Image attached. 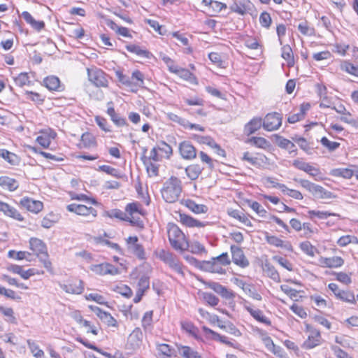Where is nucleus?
Wrapping results in <instances>:
<instances>
[{
  "instance_id": "1",
  "label": "nucleus",
  "mask_w": 358,
  "mask_h": 358,
  "mask_svg": "<svg viewBox=\"0 0 358 358\" xmlns=\"http://www.w3.org/2000/svg\"><path fill=\"white\" fill-rule=\"evenodd\" d=\"M29 249L31 254L38 258L46 270L52 273L53 267L49 258L48 248L46 244L40 238L36 237L30 238L29 241Z\"/></svg>"
},
{
  "instance_id": "2",
  "label": "nucleus",
  "mask_w": 358,
  "mask_h": 358,
  "mask_svg": "<svg viewBox=\"0 0 358 358\" xmlns=\"http://www.w3.org/2000/svg\"><path fill=\"white\" fill-rule=\"evenodd\" d=\"M168 238L171 245L176 250L183 252L187 250L189 245L187 239L180 229L173 223L168 224Z\"/></svg>"
},
{
  "instance_id": "3",
  "label": "nucleus",
  "mask_w": 358,
  "mask_h": 358,
  "mask_svg": "<svg viewBox=\"0 0 358 358\" xmlns=\"http://www.w3.org/2000/svg\"><path fill=\"white\" fill-rule=\"evenodd\" d=\"M182 192L181 181L171 176L163 185L161 190L162 198L167 203H174L179 199Z\"/></svg>"
},
{
  "instance_id": "4",
  "label": "nucleus",
  "mask_w": 358,
  "mask_h": 358,
  "mask_svg": "<svg viewBox=\"0 0 358 358\" xmlns=\"http://www.w3.org/2000/svg\"><path fill=\"white\" fill-rule=\"evenodd\" d=\"M57 138V131L50 127H45L36 133L35 143L42 149H49L52 142Z\"/></svg>"
},
{
  "instance_id": "5",
  "label": "nucleus",
  "mask_w": 358,
  "mask_h": 358,
  "mask_svg": "<svg viewBox=\"0 0 358 358\" xmlns=\"http://www.w3.org/2000/svg\"><path fill=\"white\" fill-rule=\"evenodd\" d=\"M127 249L129 252L139 259H145V252L143 246L138 242L137 236H129L126 239Z\"/></svg>"
},
{
  "instance_id": "6",
  "label": "nucleus",
  "mask_w": 358,
  "mask_h": 358,
  "mask_svg": "<svg viewBox=\"0 0 358 358\" xmlns=\"http://www.w3.org/2000/svg\"><path fill=\"white\" fill-rule=\"evenodd\" d=\"M61 287L67 293L79 294L83 290V282L75 277H70L60 284Z\"/></svg>"
},
{
  "instance_id": "7",
  "label": "nucleus",
  "mask_w": 358,
  "mask_h": 358,
  "mask_svg": "<svg viewBox=\"0 0 358 358\" xmlns=\"http://www.w3.org/2000/svg\"><path fill=\"white\" fill-rule=\"evenodd\" d=\"M282 115L276 112L268 113L263 119V128L268 131H275L282 124Z\"/></svg>"
},
{
  "instance_id": "8",
  "label": "nucleus",
  "mask_w": 358,
  "mask_h": 358,
  "mask_svg": "<svg viewBox=\"0 0 358 358\" xmlns=\"http://www.w3.org/2000/svg\"><path fill=\"white\" fill-rule=\"evenodd\" d=\"M328 287L334 293L337 299L350 303H355V296L352 292L342 290L339 289L338 285L334 282L329 283Z\"/></svg>"
},
{
  "instance_id": "9",
  "label": "nucleus",
  "mask_w": 358,
  "mask_h": 358,
  "mask_svg": "<svg viewBox=\"0 0 358 358\" xmlns=\"http://www.w3.org/2000/svg\"><path fill=\"white\" fill-rule=\"evenodd\" d=\"M91 83L95 88H106L108 84L106 74L96 67L91 68Z\"/></svg>"
},
{
  "instance_id": "10",
  "label": "nucleus",
  "mask_w": 358,
  "mask_h": 358,
  "mask_svg": "<svg viewBox=\"0 0 358 358\" xmlns=\"http://www.w3.org/2000/svg\"><path fill=\"white\" fill-rule=\"evenodd\" d=\"M20 205L34 214L39 213L43 210L44 207L42 201L34 200L27 196L23 197L20 201Z\"/></svg>"
},
{
  "instance_id": "11",
  "label": "nucleus",
  "mask_w": 358,
  "mask_h": 358,
  "mask_svg": "<svg viewBox=\"0 0 358 358\" xmlns=\"http://www.w3.org/2000/svg\"><path fill=\"white\" fill-rule=\"evenodd\" d=\"M143 337L141 329L139 327L135 328L128 336L127 348L132 350L140 348L143 342Z\"/></svg>"
},
{
  "instance_id": "12",
  "label": "nucleus",
  "mask_w": 358,
  "mask_h": 358,
  "mask_svg": "<svg viewBox=\"0 0 358 358\" xmlns=\"http://www.w3.org/2000/svg\"><path fill=\"white\" fill-rule=\"evenodd\" d=\"M91 271L99 275H112L120 273V271L113 264L109 263H101L91 266Z\"/></svg>"
},
{
  "instance_id": "13",
  "label": "nucleus",
  "mask_w": 358,
  "mask_h": 358,
  "mask_svg": "<svg viewBox=\"0 0 358 358\" xmlns=\"http://www.w3.org/2000/svg\"><path fill=\"white\" fill-rule=\"evenodd\" d=\"M231 252L233 262L241 268H245L249 266V261L244 255L243 250L236 246H231Z\"/></svg>"
},
{
  "instance_id": "14",
  "label": "nucleus",
  "mask_w": 358,
  "mask_h": 358,
  "mask_svg": "<svg viewBox=\"0 0 358 358\" xmlns=\"http://www.w3.org/2000/svg\"><path fill=\"white\" fill-rule=\"evenodd\" d=\"M36 77V73L34 71L21 72L18 73L15 77L13 78L14 83L19 87H24L25 86H31L34 85V81L31 78H34Z\"/></svg>"
},
{
  "instance_id": "15",
  "label": "nucleus",
  "mask_w": 358,
  "mask_h": 358,
  "mask_svg": "<svg viewBox=\"0 0 358 358\" xmlns=\"http://www.w3.org/2000/svg\"><path fill=\"white\" fill-rule=\"evenodd\" d=\"M91 311L94 312L96 315L108 327H116L118 326L117 320L109 313L103 311L100 308L92 305Z\"/></svg>"
},
{
  "instance_id": "16",
  "label": "nucleus",
  "mask_w": 358,
  "mask_h": 358,
  "mask_svg": "<svg viewBox=\"0 0 358 358\" xmlns=\"http://www.w3.org/2000/svg\"><path fill=\"white\" fill-rule=\"evenodd\" d=\"M252 3L249 0H235L230 6L231 11L240 15H245L252 10Z\"/></svg>"
},
{
  "instance_id": "17",
  "label": "nucleus",
  "mask_w": 358,
  "mask_h": 358,
  "mask_svg": "<svg viewBox=\"0 0 358 358\" xmlns=\"http://www.w3.org/2000/svg\"><path fill=\"white\" fill-rule=\"evenodd\" d=\"M179 152L183 159H193L196 157V150L189 141H182L179 145Z\"/></svg>"
},
{
  "instance_id": "18",
  "label": "nucleus",
  "mask_w": 358,
  "mask_h": 358,
  "mask_svg": "<svg viewBox=\"0 0 358 358\" xmlns=\"http://www.w3.org/2000/svg\"><path fill=\"white\" fill-rule=\"evenodd\" d=\"M179 221L182 224L187 227L202 228L208 224V222H201L190 215L182 213H179Z\"/></svg>"
},
{
  "instance_id": "19",
  "label": "nucleus",
  "mask_w": 358,
  "mask_h": 358,
  "mask_svg": "<svg viewBox=\"0 0 358 358\" xmlns=\"http://www.w3.org/2000/svg\"><path fill=\"white\" fill-rule=\"evenodd\" d=\"M43 85L50 91L62 92L64 87L59 78L55 76H48L43 79Z\"/></svg>"
},
{
  "instance_id": "20",
  "label": "nucleus",
  "mask_w": 358,
  "mask_h": 358,
  "mask_svg": "<svg viewBox=\"0 0 358 358\" xmlns=\"http://www.w3.org/2000/svg\"><path fill=\"white\" fill-rule=\"evenodd\" d=\"M200 268L205 271L223 274L225 269L222 268L220 263L215 262L213 258L210 261H202L200 262Z\"/></svg>"
},
{
  "instance_id": "21",
  "label": "nucleus",
  "mask_w": 358,
  "mask_h": 358,
  "mask_svg": "<svg viewBox=\"0 0 358 358\" xmlns=\"http://www.w3.org/2000/svg\"><path fill=\"white\" fill-rule=\"evenodd\" d=\"M207 285L209 288L212 289L226 299H232L235 297V294L231 290L218 282H208Z\"/></svg>"
},
{
  "instance_id": "22",
  "label": "nucleus",
  "mask_w": 358,
  "mask_h": 358,
  "mask_svg": "<svg viewBox=\"0 0 358 358\" xmlns=\"http://www.w3.org/2000/svg\"><path fill=\"white\" fill-rule=\"evenodd\" d=\"M319 262L321 266L325 268H338L343 265L344 259L338 256L331 257H321L319 259Z\"/></svg>"
},
{
  "instance_id": "23",
  "label": "nucleus",
  "mask_w": 358,
  "mask_h": 358,
  "mask_svg": "<svg viewBox=\"0 0 358 358\" xmlns=\"http://www.w3.org/2000/svg\"><path fill=\"white\" fill-rule=\"evenodd\" d=\"M262 127H263V119L258 117H253L245 125L244 134L247 136H250L259 130Z\"/></svg>"
},
{
  "instance_id": "24",
  "label": "nucleus",
  "mask_w": 358,
  "mask_h": 358,
  "mask_svg": "<svg viewBox=\"0 0 358 358\" xmlns=\"http://www.w3.org/2000/svg\"><path fill=\"white\" fill-rule=\"evenodd\" d=\"M0 187L6 190L13 192L19 187V182L13 178L7 176H0Z\"/></svg>"
},
{
  "instance_id": "25",
  "label": "nucleus",
  "mask_w": 358,
  "mask_h": 358,
  "mask_svg": "<svg viewBox=\"0 0 358 358\" xmlns=\"http://www.w3.org/2000/svg\"><path fill=\"white\" fill-rule=\"evenodd\" d=\"M22 16L25 22L36 31H41L45 28V22L43 20H36L28 11H23Z\"/></svg>"
},
{
  "instance_id": "26",
  "label": "nucleus",
  "mask_w": 358,
  "mask_h": 358,
  "mask_svg": "<svg viewBox=\"0 0 358 358\" xmlns=\"http://www.w3.org/2000/svg\"><path fill=\"white\" fill-rule=\"evenodd\" d=\"M281 57L287 62L288 67H293L295 64L294 53L289 45H285L281 48Z\"/></svg>"
},
{
  "instance_id": "27",
  "label": "nucleus",
  "mask_w": 358,
  "mask_h": 358,
  "mask_svg": "<svg viewBox=\"0 0 358 358\" xmlns=\"http://www.w3.org/2000/svg\"><path fill=\"white\" fill-rule=\"evenodd\" d=\"M27 148L31 152H32L35 154L39 155L42 156L43 157H44L45 159H49V160H51L53 162H62L64 160V157H58V156L52 155L50 152H45L36 146L28 145Z\"/></svg>"
},
{
  "instance_id": "28",
  "label": "nucleus",
  "mask_w": 358,
  "mask_h": 358,
  "mask_svg": "<svg viewBox=\"0 0 358 358\" xmlns=\"http://www.w3.org/2000/svg\"><path fill=\"white\" fill-rule=\"evenodd\" d=\"M320 342V333L317 330H312L310 332L308 339L304 342V347L306 349H311L318 345Z\"/></svg>"
},
{
  "instance_id": "29",
  "label": "nucleus",
  "mask_w": 358,
  "mask_h": 358,
  "mask_svg": "<svg viewBox=\"0 0 358 358\" xmlns=\"http://www.w3.org/2000/svg\"><path fill=\"white\" fill-rule=\"evenodd\" d=\"M169 71L172 73L178 74L182 78L193 82L196 80L195 76L187 69L180 68L178 66H169Z\"/></svg>"
},
{
  "instance_id": "30",
  "label": "nucleus",
  "mask_w": 358,
  "mask_h": 358,
  "mask_svg": "<svg viewBox=\"0 0 358 358\" xmlns=\"http://www.w3.org/2000/svg\"><path fill=\"white\" fill-rule=\"evenodd\" d=\"M0 157L12 166L17 165L20 161V157L16 154L6 149H0Z\"/></svg>"
},
{
  "instance_id": "31",
  "label": "nucleus",
  "mask_w": 358,
  "mask_h": 358,
  "mask_svg": "<svg viewBox=\"0 0 358 358\" xmlns=\"http://www.w3.org/2000/svg\"><path fill=\"white\" fill-rule=\"evenodd\" d=\"M245 308L248 310V312H249L250 314L258 322L265 324L266 325L271 324V321L264 315L263 312L261 310H255L250 306H245Z\"/></svg>"
},
{
  "instance_id": "32",
  "label": "nucleus",
  "mask_w": 358,
  "mask_h": 358,
  "mask_svg": "<svg viewBox=\"0 0 358 358\" xmlns=\"http://www.w3.org/2000/svg\"><path fill=\"white\" fill-rule=\"evenodd\" d=\"M107 113L110 117L111 120L116 126L123 127L127 125L126 119L121 117L119 114L116 113L113 106L108 108Z\"/></svg>"
},
{
  "instance_id": "33",
  "label": "nucleus",
  "mask_w": 358,
  "mask_h": 358,
  "mask_svg": "<svg viewBox=\"0 0 358 358\" xmlns=\"http://www.w3.org/2000/svg\"><path fill=\"white\" fill-rule=\"evenodd\" d=\"M69 212L74 213L79 215L86 216L90 213V208L85 205L71 203L66 206Z\"/></svg>"
},
{
  "instance_id": "34",
  "label": "nucleus",
  "mask_w": 358,
  "mask_h": 358,
  "mask_svg": "<svg viewBox=\"0 0 358 358\" xmlns=\"http://www.w3.org/2000/svg\"><path fill=\"white\" fill-rule=\"evenodd\" d=\"M59 220L57 215L53 212L46 214L42 219L41 224L45 229H50L53 227Z\"/></svg>"
},
{
  "instance_id": "35",
  "label": "nucleus",
  "mask_w": 358,
  "mask_h": 358,
  "mask_svg": "<svg viewBox=\"0 0 358 358\" xmlns=\"http://www.w3.org/2000/svg\"><path fill=\"white\" fill-rule=\"evenodd\" d=\"M185 206L196 214L206 213L208 211V207L206 205L198 204L191 199L185 201Z\"/></svg>"
},
{
  "instance_id": "36",
  "label": "nucleus",
  "mask_w": 358,
  "mask_h": 358,
  "mask_svg": "<svg viewBox=\"0 0 358 358\" xmlns=\"http://www.w3.org/2000/svg\"><path fill=\"white\" fill-rule=\"evenodd\" d=\"M203 170V168L199 164H191L185 169V172L187 177L194 180L199 178Z\"/></svg>"
},
{
  "instance_id": "37",
  "label": "nucleus",
  "mask_w": 358,
  "mask_h": 358,
  "mask_svg": "<svg viewBox=\"0 0 358 358\" xmlns=\"http://www.w3.org/2000/svg\"><path fill=\"white\" fill-rule=\"evenodd\" d=\"M178 348L180 354L185 358H202L198 352L189 346L180 345Z\"/></svg>"
},
{
  "instance_id": "38",
  "label": "nucleus",
  "mask_w": 358,
  "mask_h": 358,
  "mask_svg": "<svg viewBox=\"0 0 358 358\" xmlns=\"http://www.w3.org/2000/svg\"><path fill=\"white\" fill-rule=\"evenodd\" d=\"M24 95L26 96V98L34 102L35 104L38 105H42L45 99V96L43 95L42 94H40L38 92H36L34 91H25Z\"/></svg>"
},
{
  "instance_id": "39",
  "label": "nucleus",
  "mask_w": 358,
  "mask_h": 358,
  "mask_svg": "<svg viewBox=\"0 0 358 358\" xmlns=\"http://www.w3.org/2000/svg\"><path fill=\"white\" fill-rule=\"evenodd\" d=\"M28 348L35 358H43L45 356V353L43 350H41L39 345L36 343V341L32 340H27V341Z\"/></svg>"
},
{
  "instance_id": "40",
  "label": "nucleus",
  "mask_w": 358,
  "mask_h": 358,
  "mask_svg": "<svg viewBox=\"0 0 358 358\" xmlns=\"http://www.w3.org/2000/svg\"><path fill=\"white\" fill-rule=\"evenodd\" d=\"M266 241L270 245H274L275 247L285 248L289 250H292V245L289 243H284V241L277 236H266Z\"/></svg>"
},
{
  "instance_id": "41",
  "label": "nucleus",
  "mask_w": 358,
  "mask_h": 358,
  "mask_svg": "<svg viewBox=\"0 0 358 358\" xmlns=\"http://www.w3.org/2000/svg\"><path fill=\"white\" fill-rule=\"evenodd\" d=\"M312 194L318 199H331L334 197L331 192L327 191L320 185H316Z\"/></svg>"
},
{
  "instance_id": "42",
  "label": "nucleus",
  "mask_w": 358,
  "mask_h": 358,
  "mask_svg": "<svg viewBox=\"0 0 358 358\" xmlns=\"http://www.w3.org/2000/svg\"><path fill=\"white\" fill-rule=\"evenodd\" d=\"M126 48L129 52L135 53L137 55L145 58H150L152 56V55L149 51L143 50L136 45H128L126 46Z\"/></svg>"
},
{
  "instance_id": "43",
  "label": "nucleus",
  "mask_w": 358,
  "mask_h": 358,
  "mask_svg": "<svg viewBox=\"0 0 358 358\" xmlns=\"http://www.w3.org/2000/svg\"><path fill=\"white\" fill-rule=\"evenodd\" d=\"M229 215L238 220H239L241 222L243 223L245 225L248 227H252V222L248 219V217L243 213L240 212L238 210H232L230 212H229Z\"/></svg>"
},
{
  "instance_id": "44",
  "label": "nucleus",
  "mask_w": 358,
  "mask_h": 358,
  "mask_svg": "<svg viewBox=\"0 0 358 358\" xmlns=\"http://www.w3.org/2000/svg\"><path fill=\"white\" fill-rule=\"evenodd\" d=\"M298 30L304 36H312L315 34V29L309 25L307 21L300 22L297 26Z\"/></svg>"
},
{
  "instance_id": "45",
  "label": "nucleus",
  "mask_w": 358,
  "mask_h": 358,
  "mask_svg": "<svg viewBox=\"0 0 358 358\" xmlns=\"http://www.w3.org/2000/svg\"><path fill=\"white\" fill-rule=\"evenodd\" d=\"M0 313L5 317H6L7 321L12 324H15L17 322L16 317L15 316L14 310L12 308L10 307H3L0 306Z\"/></svg>"
},
{
  "instance_id": "46",
  "label": "nucleus",
  "mask_w": 358,
  "mask_h": 358,
  "mask_svg": "<svg viewBox=\"0 0 358 358\" xmlns=\"http://www.w3.org/2000/svg\"><path fill=\"white\" fill-rule=\"evenodd\" d=\"M267 275L275 282H280V278L275 267L270 264L266 263L264 268Z\"/></svg>"
},
{
  "instance_id": "47",
  "label": "nucleus",
  "mask_w": 358,
  "mask_h": 358,
  "mask_svg": "<svg viewBox=\"0 0 358 358\" xmlns=\"http://www.w3.org/2000/svg\"><path fill=\"white\" fill-rule=\"evenodd\" d=\"M2 279L5 280L8 285L15 286L21 289L27 290L29 289V286L24 283L20 282L16 278H11L8 275H3Z\"/></svg>"
},
{
  "instance_id": "48",
  "label": "nucleus",
  "mask_w": 358,
  "mask_h": 358,
  "mask_svg": "<svg viewBox=\"0 0 358 358\" xmlns=\"http://www.w3.org/2000/svg\"><path fill=\"white\" fill-rule=\"evenodd\" d=\"M341 69L352 76L358 77V66H355L348 61H344L341 63Z\"/></svg>"
},
{
  "instance_id": "49",
  "label": "nucleus",
  "mask_w": 358,
  "mask_h": 358,
  "mask_svg": "<svg viewBox=\"0 0 358 358\" xmlns=\"http://www.w3.org/2000/svg\"><path fill=\"white\" fill-rule=\"evenodd\" d=\"M96 171H103L107 174L111 175L116 178H121L122 177L121 173L116 169L108 165L99 166L97 169L94 168Z\"/></svg>"
},
{
  "instance_id": "50",
  "label": "nucleus",
  "mask_w": 358,
  "mask_h": 358,
  "mask_svg": "<svg viewBox=\"0 0 358 358\" xmlns=\"http://www.w3.org/2000/svg\"><path fill=\"white\" fill-rule=\"evenodd\" d=\"M299 247L305 254L312 257L315 256V252L317 251V248L309 241H303L301 243Z\"/></svg>"
},
{
  "instance_id": "51",
  "label": "nucleus",
  "mask_w": 358,
  "mask_h": 358,
  "mask_svg": "<svg viewBox=\"0 0 358 358\" xmlns=\"http://www.w3.org/2000/svg\"><path fill=\"white\" fill-rule=\"evenodd\" d=\"M103 213L111 218H117L120 220H128L129 218L126 213L119 209H113L110 211H103Z\"/></svg>"
},
{
  "instance_id": "52",
  "label": "nucleus",
  "mask_w": 358,
  "mask_h": 358,
  "mask_svg": "<svg viewBox=\"0 0 358 358\" xmlns=\"http://www.w3.org/2000/svg\"><path fill=\"white\" fill-rule=\"evenodd\" d=\"M31 253L27 251H15L13 250H9L8 252V257L11 259L16 260L27 259Z\"/></svg>"
},
{
  "instance_id": "53",
  "label": "nucleus",
  "mask_w": 358,
  "mask_h": 358,
  "mask_svg": "<svg viewBox=\"0 0 358 358\" xmlns=\"http://www.w3.org/2000/svg\"><path fill=\"white\" fill-rule=\"evenodd\" d=\"M131 80L133 81V87H142L144 84V76L138 70L132 73Z\"/></svg>"
},
{
  "instance_id": "54",
  "label": "nucleus",
  "mask_w": 358,
  "mask_h": 358,
  "mask_svg": "<svg viewBox=\"0 0 358 358\" xmlns=\"http://www.w3.org/2000/svg\"><path fill=\"white\" fill-rule=\"evenodd\" d=\"M152 315L153 312L152 310L147 311L142 318V327H143L145 331H150L151 329L152 322Z\"/></svg>"
},
{
  "instance_id": "55",
  "label": "nucleus",
  "mask_w": 358,
  "mask_h": 358,
  "mask_svg": "<svg viewBox=\"0 0 358 358\" xmlns=\"http://www.w3.org/2000/svg\"><path fill=\"white\" fill-rule=\"evenodd\" d=\"M181 327L182 329L186 332H187L189 334L194 337H196L199 329L196 327L194 325L192 322L187 321L182 322Z\"/></svg>"
},
{
  "instance_id": "56",
  "label": "nucleus",
  "mask_w": 358,
  "mask_h": 358,
  "mask_svg": "<svg viewBox=\"0 0 358 358\" xmlns=\"http://www.w3.org/2000/svg\"><path fill=\"white\" fill-rule=\"evenodd\" d=\"M6 216L9 217L15 220L18 222H24V217L21 214V213L13 206H10Z\"/></svg>"
},
{
  "instance_id": "57",
  "label": "nucleus",
  "mask_w": 358,
  "mask_h": 358,
  "mask_svg": "<svg viewBox=\"0 0 358 358\" xmlns=\"http://www.w3.org/2000/svg\"><path fill=\"white\" fill-rule=\"evenodd\" d=\"M308 214L310 215V218L313 219V217H317L320 220H325L330 216H336V214L334 213H329L328 211H320V210H311L308 211Z\"/></svg>"
},
{
  "instance_id": "58",
  "label": "nucleus",
  "mask_w": 358,
  "mask_h": 358,
  "mask_svg": "<svg viewBox=\"0 0 358 358\" xmlns=\"http://www.w3.org/2000/svg\"><path fill=\"white\" fill-rule=\"evenodd\" d=\"M0 295L12 300H20L21 297L13 289H6L0 285Z\"/></svg>"
},
{
  "instance_id": "59",
  "label": "nucleus",
  "mask_w": 358,
  "mask_h": 358,
  "mask_svg": "<svg viewBox=\"0 0 358 358\" xmlns=\"http://www.w3.org/2000/svg\"><path fill=\"white\" fill-rule=\"evenodd\" d=\"M247 294H248L251 298L261 301L262 299V296L257 292L254 285L252 284H248L243 290Z\"/></svg>"
},
{
  "instance_id": "60",
  "label": "nucleus",
  "mask_w": 358,
  "mask_h": 358,
  "mask_svg": "<svg viewBox=\"0 0 358 358\" xmlns=\"http://www.w3.org/2000/svg\"><path fill=\"white\" fill-rule=\"evenodd\" d=\"M249 142L259 148H266L269 145V142L263 137H252Z\"/></svg>"
},
{
  "instance_id": "61",
  "label": "nucleus",
  "mask_w": 358,
  "mask_h": 358,
  "mask_svg": "<svg viewBox=\"0 0 358 358\" xmlns=\"http://www.w3.org/2000/svg\"><path fill=\"white\" fill-rule=\"evenodd\" d=\"M249 206L258 214L260 217H265L267 212L266 210L262 208L260 203H259L257 201H248Z\"/></svg>"
},
{
  "instance_id": "62",
  "label": "nucleus",
  "mask_w": 358,
  "mask_h": 358,
  "mask_svg": "<svg viewBox=\"0 0 358 358\" xmlns=\"http://www.w3.org/2000/svg\"><path fill=\"white\" fill-rule=\"evenodd\" d=\"M43 271H38L34 268H29L26 271L22 268L20 276L24 280H28L31 276L35 275H43Z\"/></svg>"
},
{
  "instance_id": "63",
  "label": "nucleus",
  "mask_w": 358,
  "mask_h": 358,
  "mask_svg": "<svg viewBox=\"0 0 358 358\" xmlns=\"http://www.w3.org/2000/svg\"><path fill=\"white\" fill-rule=\"evenodd\" d=\"M115 291L128 299L130 298L133 294L131 289L126 285L117 286L115 289Z\"/></svg>"
},
{
  "instance_id": "64",
  "label": "nucleus",
  "mask_w": 358,
  "mask_h": 358,
  "mask_svg": "<svg viewBox=\"0 0 358 358\" xmlns=\"http://www.w3.org/2000/svg\"><path fill=\"white\" fill-rule=\"evenodd\" d=\"M320 142L322 145L327 148L329 151H334L340 146L339 143L330 141L327 137H322Z\"/></svg>"
}]
</instances>
